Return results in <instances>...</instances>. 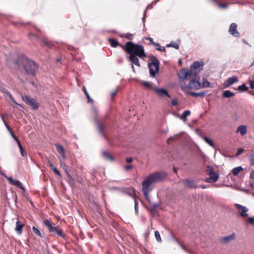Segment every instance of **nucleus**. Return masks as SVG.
I'll return each mask as SVG.
<instances>
[{
  "mask_svg": "<svg viewBox=\"0 0 254 254\" xmlns=\"http://www.w3.org/2000/svg\"><path fill=\"white\" fill-rule=\"evenodd\" d=\"M132 168H133V166L132 165H129L125 166L124 169L125 170L128 171V170H129L132 169Z\"/></svg>",
  "mask_w": 254,
  "mask_h": 254,
  "instance_id": "obj_50",
  "label": "nucleus"
},
{
  "mask_svg": "<svg viewBox=\"0 0 254 254\" xmlns=\"http://www.w3.org/2000/svg\"><path fill=\"white\" fill-rule=\"evenodd\" d=\"M95 122L96 123V126L97 127V128H98V130L99 131V132L105 138H107V137L106 136V135L104 134V125H101L100 123V122L97 119H95Z\"/></svg>",
  "mask_w": 254,
  "mask_h": 254,
  "instance_id": "obj_17",
  "label": "nucleus"
},
{
  "mask_svg": "<svg viewBox=\"0 0 254 254\" xmlns=\"http://www.w3.org/2000/svg\"><path fill=\"white\" fill-rule=\"evenodd\" d=\"M186 94H190L192 96L197 97H204L205 95V92H198V93H195V92H186Z\"/></svg>",
  "mask_w": 254,
  "mask_h": 254,
  "instance_id": "obj_25",
  "label": "nucleus"
},
{
  "mask_svg": "<svg viewBox=\"0 0 254 254\" xmlns=\"http://www.w3.org/2000/svg\"><path fill=\"white\" fill-rule=\"evenodd\" d=\"M32 230H33V232L35 233V234H36L37 236H38L40 237H42L39 230L38 229H37L36 227H33Z\"/></svg>",
  "mask_w": 254,
  "mask_h": 254,
  "instance_id": "obj_42",
  "label": "nucleus"
},
{
  "mask_svg": "<svg viewBox=\"0 0 254 254\" xmlns=\"http://www.w3.org/2000/svg\"><path fill=\"white\" fill-rule=\"evenodd\" d=\"M103 157L110 161H113V157L107 152L104 151L102 153Z\"/></svg>",
  "mask_w": 254,
  "mask_h": 254,
  "instance_id": "obj_29",
  "label": "nucleus"
},
{
  "mask_svg": "<svg viewBox=\"0 0 254 254\" xmlns=\"http://www.w3.org/2000/svg\"><path fill=\"white\" fill-rule=\"evenodd\" d=\"M145 39L149 40L151 44H152L154 46H159V43L153 42V39L151 38L146 37Z\"/></svg>",
  "mask_w": 254,
  "mask_h": 254,
  "instance_id": "obj_45",
  "label": "nucleus"
},
{
  "mask_svg": "<svg viewBox=\"0 0 254 254\" xmlns=\"http://www.w3.org/2000/svg\"><path fill=\"white\" fill-rule=\"evenodd\" d=\"M153 90L155 92L157 95L160 97H163L164 96H166L168 98H171L170 95L168 93L167 90L164 88H153Z\"/></svg>",
  "mask_w": 254,
  "mask_h": 254,
  "instance_id": "obj_9",
  "label": "nucleus"
},
{
  "mask_svg": "<svg viewBox=\"0 0 254 254\" xmlns=\"http://www.w3.org/2000/svg\"><path fill=\"white\" fill-rule=\"evenodd\" d=\"M109 41L111 46L113 47H114V48L116 47L117 46H118L119 45V42L117 40H116L114 39H110L109 40Z\"/></svg>",
  "mask_w": 254,
  "mask_h": 254,
  "instance_id": "obj_30",
  "label": "nucleus"
},
{
  "mask_svg": "<svg viewBox=\"0 0 254 254\" xmlns=\"http://www.w3.org/2000/svg\"><path fill=\"white\" fill-rule=\"evenodd\" d=\"M238 89L239 90L243 91H245L247 90V89H248V87H247L246 85L245 84H242L241 85H240L238 87Z\"/></svg>",
  "mask_w": 254,
  "mask_h": 254,
  "instance_id": "obj_40",
  "label": "nucleus"
},
{
  "mask_svg": "<svg viewBox=\"0 0 254 254\" xmlns=\"http://www.w3.org/2000/svg\"><path fill=\"white\" fill-rule=\"evenodd\" d=\"M250 177L251 178L254 179V170L251 173Z\"/></svg>",
  "mask_w": 254,
  "mask_h": 254,
  "instance_id": "obj_60",
  "label": "nucleus"
},
{
  "mask_svg": "<svg viewBox=\"0 0 254 254\" xmlns=\"http://www.w3.org/2000/svg\"><path fill=\"white\" fill-rule=\"evenodd\" d=\"M250 162L252 165H254V155H251L250 157Z\"/></svg>",
  "mask_w": 254,
  "mask_h": 254,
  "instance_id": "obj_48",
  "label": "nucleus"
},
{
  "mask_svg": "<svg viewBox=\"0 0 254 254\" xmlns=\"http://www.w3.org/2000/svg\"><path fill=\"white\" fill-rule=\"evenodd\" d=\"M83 90L84 91V92L85 94L86 95V97L87 98V99L88 100V102H93V100L90 97L88 93L87 90H86L85 87H84L83 88Z\"/></svg>",
  "mask_w": 254,
  "mask_h": 254,
  "instance_id": "obj_41",
  "label": "nucleus"
},
{
  "mask_svg": "<svg viewBox=\"0 0 254 254\" xmlns=\"http://www.w3.org/2000/svg\"><path fill=\"white\" fill-rule=\"evenodd\" d=\"M178 103V101L176 99H173L171 101V104L172 106H176Z\"/></svg>",
  "mask_w": 254,
  "mask_h": 254,
  "instance_id": "obj_51",
  "label": "nucleus"
},
{
  "mask_svg": "<svg viewBox=\"0 0 254 254\" xmlns=\"http://www.w3.org/2000/svg\"><path fill=\"white\" fill-rule=\"evenodd\" d=\"M166 176V174L164 172H157L151 174L146 177L144 181L142 182V187L152 189L151 188V185L161 181Z\"/></svg>",
  "mask_w": 254,
  "mask_h": 254,
  "instance_id": "obj_3",
  "label": "nucleus"
},
{
  "mask_svg": "<svg viewBox=\"0 0 254 254\" xmlns=\"http://www.w3.org/2000/svg\"><path fill=\"white\" fill-rule=\"evenodd\" d=\"M203 139L207 144H208L211 147H212L213 148L215 147L214 144L211 139L206 136L203 137Z\"/></svg>",
  "mask_w": 254,
  "mask_h": 254,
  "instance_id": "obj_28",
  "label": "nucleus"
},
{
  "mask_svg": "<svg viewBox=\"0 0 254 254\" xmlns=\"http://www.w3.org/2000/svg\"><path fill=\"white\" fill-rule=\"evenodd\" d=\"M126 160L127 162L130 163L132 161V158L131 157H128V158H126Z\"/></svg>",
  "mask_w": 254,
  "mask_h": 254,
  "instance_id": "obj_56",
  "label": "nucleus"
},
{
  "mask_svg": "<svg viewBox=\"0 0 254 254\" xmlns=\"http://www.w3.org/2000/svg\"><path fill=\"white\" fill-rule=\"evenodd\" d=\"M237 133H240L242 136L245 135L247 133V127L245 125L239 126L237 129Z\"/></svg>",
  "mask_w": 254,
  "mask_h": 254,
  "instance_id": "obj_19",
  "label": "nucleus"
},
{
  "mask_svg": "<svg viewBox=\"0 0 254 254\" xmlns=\"http://www.w3.org/2000/svg\"><path fill=\"white\" fill-rule=\"evenodd\" d=\"M56 149L59 154L62 155V158L64 159L65 158L66 156L64 153V148L60 144H56Z\"/></svg>",
  "mask_w": 254,
  "mask_h": 254,
  "instance_id": "obj_22",
  "label": "nucleus"
},
{
  "mask_svg": "<svg viewBox=\"0 0 254 254\" xmlns=\"http://www.w3.org/2000/svg\"><path fill=\"white\" fill-rule=\"evenodd\" d=\"M44 224L47 227L50 233L56 234L63 238H65V234L59 226H56L55 224L50 220L47 219L44 221Z\"/></svg>",
  "mask_w": 254,
  "mask_h": 254,
  "instance_id": "obj_4",
  "label": "nucleus"
},
{
  "mask_svg": "<svg viewBox=\"0 0 254 254\" xmlns=\"http://www.w3.org/2000/svg\"><path fill=\"white\" fill-rule=\"evenodd\" d=\"M67 177V182L68 183V184L71 186H73V184L72 183V181H73V179L71 176V175L69 173H67V175H66Z\"/></svg>",
  "mask_w": 254,
  "mask_h": 254,
  "instance_id": "obj_35",
  "label": "nucleus"
},
{
  "mask_svg": "<svg viewBox=\"0 0 254 254\" xmlns=\"http://www.w3.org/2000/svg\"><path fill=\"white\" fill-rule=\"evenodd\" d=\"M42 46H46V47H47L50 48L51 47L52 44H51L47 41H42Z\"/></svg>",
  "mask_w": 254,
  "mask_h": 254,
  "instance_id": "obj_44",
  "label": "nucleus"
},
{
  "mask_svg": "<svg viewBox=\"0 0 254 254\" xmlns=\"http://www.w3.org/2000/svg\"><path fill=\"white\" fill-rule=\"evenodd\" d=\"M5 126H6V127H7V129H8V130L10 131V129L9 127L8 126H7L5 124Z\"/></svg>",
  "mask_w": 254,
  "mask_h": 254,
  "instance_id": "obj_62",
  "label": "nucleus"
},
{
  "mask_svg": "<svg viewBox=\"0 0 254 254\" xmlns=\"http://www.w3.org/2000/svg\"><path fill=\"white\" fill-rule=\"evenodd\" d=\"M166 47H173L176 49H178L179 48V44L174 42H171L170 43L167 44Z\"/></svg>",
  "mask_w": 254,
  "mask_h": 254,
  "instance_id": "obj_31",
  "label": "nucleus"
},
{
  "mask_svg": "<svg viewBox=\"0 0 254 254\" xmlns=\"http://www.w3.org/2000/svg\"><path fill=\"white\" fill-rule=\"evenodd\" d=\"M235 95V93L230 90H226L223 92V96L225 98H230Z\"/></svg>",
  "mask_w": 254,
  "mask_h": 254,
  "instance_id": "obj_27",
  "label": "nucleus"
},
{
  "mask_svg": "<svg viewBox=\"0 0 254 254\" xmlns=\"http://www.w3.org/2000/svg\"><path fill=\"white\" fill-rule=\"evenodd\" d=\"M210 83L206 79H203L202 80V87L204 88L208 87L209 86Z\"/></svg>",
  "mask_w": 254,
  "mask_h": 254,
  "instance_id": "obj_38",
  "label": "nucleus"
},
{
  "mask_svg": "<svg viewBox=\"0 0 254 254\" xmlns=\"http://www.w3.org/2000/svg\"><path fill=\"white\" fill-rule=\"evenodd\" d=\"M6 179L9 181L10 184H11L12 185L19 187L23 191L25 190L24 188L22 186V184L20 181L14 180L12 178V177H6Z\"/></svg>",
  "mask_w": 254,
  "mask_h": 254,
  "instance_id": "obj_15",
  "label": "nucleus"
},
{
  "mask_svg": "<svg viewBox=\"0 0 254 254\" xmlns=\"http://www.w3.org/2000/svg\"><path fill=\"white\" fill-rule=\"evenodd\" d=\"M177 243L179 245V246L183 249L186 252L191 254V253L187 249L185 246H184L180 242H179L177 240H176Z\"/></svg>",
  "mask_w": 254,
  "mask_h": 254,
  "instance_id": "obj_43",
  "label": "nucleus"
},
{
  "mask_svg": "<svg viewBox=\"0 0 254 254\" xmlns=\"http://www.w3.org/2000/svg\"><path fill=\"white\" fill-rule=\"evenodd\" d=\"M50 167L53 171V172L55 173V174L58 175L59 177L61 176L60 171H59L57 170V169L56 167H55L52 164H51V163L50 164Z\"/></svg>",
  "mask_w": 254,
  "mask_h": 254,
  "instance_id": "obj_32",
  "label": "nucleus"
},
{
  "mask_svg": "<svg viewBox=\"0 0 254 254\" xmlns=\"http://www.w3.org/2000/svg\"><path fill=\"white\" fill-rule=\"evenodd\" d=\"M190 115V110H186L182 113L180 118L184 122H186L187 121V117L189 116Z\"/></svg>",
  "mask_w": 254,
  "mask_h": 254,
  "instance_id": "obj_24",
  "label": "nucleus"
},
{
  "mask_svg": "<svg viewBox=\"0 0 254 254\" xmlns=\"http://www.w3.org/2000/svg\"><path fill=\"white\" fill-rule=\"evenodd\" d=\"M250 87L252 89L254 88V80H252L250 81Z\"/></svg>",
  "mask_w": 254,
  "mask_h": 254,
  "instance_id": "obj_55",
  "label": "nucleus"
},
{
  "mask_svg": "<svg viewBox=\"0 0 254 254\" xmlns=\"http://www.w3.org/2000/svg\"><path fill=\"white\" fill-rule=\"evenodd\" d=\"M238 78L236 76H233L226 80L224 82V85L226 87H228L234 83L238 81Z\"/></svg>",
  "mask_w": 254,
  "mask_h": 254,
  "instance_id": "obj_11",
  "label": "nucleus"
},
{
  "mask_svg": "<svg viewBox=\"0 0 254 254\" xmlns=\"http://www.w3.org/2000/svg\"><path fill=\"white\" fill-rule=\"evenodd\" d=\"M196 72L183 68L179 73L180 79V85L181 90L186 93L188 89L197 90L201 88V83L197 78Z\"/></svg>",
  "mask_w": 254,
  "mask_h": 254,
  "instance_id": "obj_1",
  "label": "nucleus"
},
{
  "mask_svg": "<svg viewBox=\"0 0 254 254\" xmlns=\"http://www.w3.org/2000/svg\"><path fill=\"white\" fill-rule=\"evenodd\" d=\"M243 152V150L242 149H239L238 150V153L237 154H240Z\"/></svg>",
  "mask_w": 254,
  "mask_h": 254,
  "instance_id": "obj_59",
  "label": "nucleus"
},
{
  "mask_svg": "<svg viewBox=\"0 0 254 254\" xmlns=\"http://www.w3.org/2000/svg\"><path fill=\"white\" fill-rule=\"evenodd\" d=\"M243 170V168L241 166H239L236 168H234L232 170V172L234 175L237 176L238 175L241 171Z\"/></svg>",
  "mask_w": 254,
  "mask_h": 254,
  "instance_id": "obj_26",
  "label": "nucleus"
},
{
  "mask_svg": "<svg viewBox=\"0 0 254 254\" xmlns=\"http://www.w3.org/2000/svg\"><path fill=\"white\" fill-rule=\"evenodd\" d=\"M236 238L235 233L231 234L229 236H225L221 239V242L225 244H228L230 242L234 241Z\"/></svg>",
  "mask_w": 254,
  "mask_h": 254,
  "instance_id": "obj_12",
  "label": "nucleus"
},
{
  "mask_svg": "<svg viewBox=\"0 0 254 254\" xmlns=\"http://www.w3.org/2000/svg\"><path fill=\"white\" fill-rule=\"evenodd\" d=\"M24 226V224L18 220L16 222L15 231L17 234L21 235L22 234V228H23Z\"/></svg>",
  "mask_w": 254,
  "mask_h": 254,
  "instance_id": "obj_18",
  "label": "nucleus"
},
{
  "mask_svg": "<svg viewBox=\"0 0 254 254\" xmlns=\"http://www.w3.org/2000/svg\"><path fill=\"white\" fill-rule=\"evenodd\" d=\"M18 146L19 148L21 156H25V152H24V149L23 148V147H22L20 141H18Z\"/></svg>",
  "mask_w": 254,
  "mask_h": 254,
  "instance_id": "obj_36",
  "label": "nucleus"
},
{
  "mask_svg": "<svg viewBox=\"0 0 254 254\" xmlns=\"http://www.w3.org/2000/svg\"><path fill=\"white\" fill-rule=\"evenodd\" d=\"M142 84L146 88H147L148 89H151L153 90V88H155L154 87H153L151 86V84L150 83H149L148 81H143L142 82Z\"/></svg>",
  "mask_w": 254,
  "mask_h": 254,
  "instance_id": "obj_34",
  "label": "nucleus"
},
{
  "mask_svg": "<svg viewBox=\"0 0 254 254\" xmlns=\"http://www.w3.org/2000/svg\"><path fill=\"white\" fill-rule=\"evenodd\" d=\"M126 38L131 40L133 38V35L130 33H127L126 34Z\"/></svg>",
  "mask_w": 254,
  "mask_h": 254,
  "instance_id": "obj_49",
  "label": "nucleus"
},
{
  "mask_svg": "<svg viewBox=\"0 0 254 254\" xmlns=\"http://www.w3.org/2000/svg\"><path fill=\"white\" fill-rule=\"evenodd\" d=\"M116 94H117V91H113V92H112L111 93V95H112V96L113 97H114V96H115V95H116Z\"/></svg>",
  "mask_w": 254,
  "mask_h": 254,
  "instance_id": "obj_61",
  "label": "nucleus"
},
{
  "mask_svg": "<svg viewBox=\"0 0 254 254\" xmlns=\"http://www.w3.org/2000/svg\"><path fill=\"white\" fill-rule=\"evenodd\" d=\"M249 222L251 224H254V217H251L248 218Z\"/></svg>",
  "mask_w": 254,
  "mask_h": 254,
  "instance_id": "obj_54",
  "label": "nucleus"
},
{
  "mask_svg": "<svg viewBox=\"0 0 254 254\" xmlns=\"http://www.w3.org/2000/svg\"><path fill=\"white\" fill-rule=\"evenodd\" d=\"M0 173L2 176H4V173H3L2 171H0Z\"/></svg>",
  "mask_w": 254,
  "mask_h": 254,
  "instance_id": "obj_63",
  "label": "nucleus"
},
{
  "mask_svg": "<svg viewBox=\"0 0 254 254\" xmlns=\"http://www.w3.org/2000/svg\"><path fill=\"white\" fill-rule=\"evenodd\" d=\"M131 68H132L133 71H134V66H133V65L132 64L131 65Z\"/></svg>",
  "mask_w": 254,
  "mask_h": 254,
  "instance_id": "obj_64",
  "label": "nucleus"
},
{
  "mask_svg": "<svg viewBox=\"0 0 254 254\" xmlns=\"http://www.w3.org/2000/svg\"><path fill=\"white\" fill-rule=\"evenodd\" d=\"M160 205L158 203H154L152 205V208L150 209V212L152 214L155 212V209L159 207Z\"/></svg>",
  "mask_w": 254,
  "mask_h": 254,
  "instance_id": "obj_39",
  "label": "nucleus"
},
{
  "mask_svg": "<svg viewBox=\"0 0 254 254\" xmlns=\"http://www.w3.org/2000/svg\"><path fill=\"white\" fill-rule=\"evenodd\" d=\"M176 136H177V135H175V136H173V137H169V138L168 139V140H167V142H169V141L173 140V139H174V138H175V137H176Z\"/></svg>",
  "mask_w": 254,
  "mask_h": 254,
  "instance_id": "obj_58",
  "label": "nucleus"
},
{
  "mask_svg": "<svg viewBox=\"0 0 254 254\" xmlns=\"http://www.w3.org/2000/svg\"><path fill=\"white\" fill-rule=\"evenodd\" d=\"M148 66L150 76L154 77L159 68V62L155 57L152 56L151 58V63L148 64Z\"/></svg>",
  "mask_w": 254,
  "mask_h": 254,
  "instance_id": "obj_6",
  "label": "nucleus"
},
{
  "mask_svg": "<svg viewBox=\"0 0 254 254\" xmlns=\"http://www.w3.org/2000/svg\"><path fill=\"white\" fill-rule=\"evenodd\" d=\"M155 46L157 47L156 50L158 51H165V47L161 48L159 44V46Z\"/></svg>",
  "mask_w": 254,
  "mask_h": 254,
  "instance_id": "obj_47",
  "label": "nucleus"
},
{
  "mask_svg": "<svg viewBox=\"0 0 254 254\" xmlns=\"http://www.w3.org/2000/svg\"><path fill=\"white\" fill-rule=\"evenodd\" d=\"M64 171L66 174V176L67 175V173H69L68 170V166L66 165H64Z\"/></svg>",
  "mask_w": 254,
  "mask_h": 254,
  "instance_id": "obj_53",
  "label": "nucleus"
},
{
  "mask_svg": "<svg viewBox=\"0 0 254 254\" xmlns=\"http://www.w3.org/2000/svg\"><path fill=\"white\" fill-rule=\"evenodd\" d=\"M152 190V189H148L143 187H142V191L146 200L148 202H151V199L149 195V192Z\"/></svg>",
  "mask_w": 254,
  "mask_h": 254,
  "instance_id": "obj_20",
  "label": "nucleus"
},
{
  "mask_svg": "<svg viewBox=\"0 0 254 254\" xmlns=\"http://www.w3.org/2000/svg\"><path fill=\"white\" fill-rule=\"evenodd\" d=\"M11 135L13 137V138L16 140V141L17 142V144H18V141H20L19 140V139H18V138L17 137H16L14 134H13L12 133H11Z\"/></svg>",
  "mask_w": 254,
  "mask_h": 254,
  "instance_id": "obj_57",
  "label": "nucleus"
},
{
  "mask_svg": "<svg viewBox=\"0 0 254 254\" xmlns=\"http://www.w3.org/2000/svg\"><path fill=\"white\" fill-rule=\"evenodd\" d=\"M138 56H136V55H129L128 57V61L131 62L132 64H135L137 66H140V64L139 63V60L137 58Z\"/></svg>",
  "mask_w": 254,
  "mask_h": 254,
  "instance_id": "obj_21",
  "label": "nucleus"
},
{
  "mask_svg": "<svg viewBox=\"0 0 254 254\" xmlns=\"http://www.w3.org/2000/svg\"><path fill=\"white\" fill-rule=\"evenodd\" d=\"M24 68L29 74L34 75L38 68V65L34 61L25 58Z\"/></svg>",
  "mask_w": 254,
  "mask_h": 254,
  "instance_id": "obj_5",
  "label": "nucleus"
},
{
  "mask_svg": "<svg viewBox=\"0 0 254 254\" xmlns=\"http://www.w3.org/2000/svg\"><path fill=\"white\" fill-rule=\"evenodd\" d=\"M204 65V63L203 62H194L190 66L191 68L193 69H198L200 67H202Z\"/></svg>",
  "mask_w": 254,
  "mask_h": 254,
  "instance_id": "obj_23",
  "label": "nucleus"
},
{
  "mask_svg": "<svg viewBox=\"0 0 254 254\" xmlns=\"http://www.w3.org/2000/svg\"><path fill=\"white\" fill-rule=\"evenodd\" d=\"M23 100L33 110H37L39 107V104L36 101L31 97L25 95L22 96Z\"/></svg>",
  "mask_w": 254,
  "mask_h": 254,
  "instance_id": "obj_8",
  "label": "nucleus"
},
{
  "mask_svg": "<svg viewBox=\"0 0 254 254\" xmlns=\"http://www.w3.org/2000/svg\"><path fill=\"white\" fill-rule=\"evenodd\" d=\"M184 183L186 188L190 189H194L197 187L196 183L194 181L186 179L184 180Z\"/></svg>",
  "mask_w": 254,
  "mask_h": 254,
  "instance_id": "obj_16",
  "label": "nucleus"
},
{
  "mask_svg": "<svg viewBox=\"0 0 254 254\" xmlns=\"http://www.w3.org/2000/svg\"><path fill=\"white\" fill-rule=\"evenodd\" d=\"M235 206L240 210H241L242 212L240 213V215L242 217H246L248 215V214L247 213V211H248V209L245 207L243 205H241V204L236 203L235 204Z\"/></svg>",
  "mask_w": 254,
  "mask_h": 254,
  "instance_id": "obj_14",
  "label": "nucleus"
},
{
  "mask_svg": "<svg viewBox=\"0 0 254 254\" xmlns=\"http://www.w3.org/2000/svg\"><path fill=\"white\" fill-rule=\"evenodd\" d=\"M207 175L209 177L206 178L205 182L208 183H212L215 182L219 178V175L215 172L213 169L210 167L208 166L206 170Z\"/></svg>",
  "mask_w": 254,
  "mask_h": 254,
  "instance_id": "obj_7",
  "label": "nucleus"
},
{
  "mask_svg": "<svg viewBox=\"0 0 254 254\" xmlns=\"http://www.w3.org/2000/svg\"><path fill=\"white\" fill-rule=\"evenodd\" d=\"M5 93L8 96V97L10 98V100L15 104H17L16 101L14 100L13 98L12 97L11 94L8 92L6 91L5 92Z\"/></svg>",
  "mask_w": 254,
  "mask_h": 254,
  "instance_id": "obj_46",
  "label": "nucleus"
},
{
  "mask_svg": "<svg viewBox=\"0 0 254 254\" xmlns=\"http://www.w3.org/2000/svg\"><path fill=\"white\" fill-rule=\"evenodd\" d=\"M235 206L240 210H241L242 212L240 213V215L242 217H246L248 215V214L247 213V211H248V209L245 207L243 205H241V204L236 203L235 204Z\"/></svg>",
  "mask_w": 254,
  "mask_h": 254,
  "instance_id": "obj_13",
  "label": "nucleus"
},
{
  "mask_svg": "<svg viewBox=\"0 0 254 254\" xmlns=\"http://www.w3.org/2000/svg\"><path fill=\"white\" fill-rule=\"evenodd\" d=\"M237 25L235 23H232L229 29V33L235 37H238L240 36L239 32L237 30Z\"/></svg>",
  "mask_w": 254,
  "mask_h": 254,
  "instance_id": "obj_10",
  "label": "nucleus"
},
{
  "mask_svg": "<svg viewBox=\"0 0 254 254\" xmlns=\"http://www.w3.org/2000/svg\"><path fill=\"white\" fill-rule=\"evenodd\" d=\"M154 235H155V238H156V240L158 242H161L162 241V240H161L160 234H159V232L158 231H155Z\"/></svg>",
  "mask_w": 254,
  "mask_h": 254,
  "instance_id": "obj_37",
  "label": "nucleus"
},
{
  "mask_svg": "<svg viewBox=\"0 0 254 254\" xmlns=\"http://www.w3.org/2000/svg\"><path fill=\"white\" fill-rule=\"evenodd\" d=\"M134 209L136 213L138 212V203L136 200L134 201Z\"/></svg>",
  "mask_w": 254,
  "mask_h": 254,
  "instance_id": "obj_52",
  "label": "nucleus"
},
{
  "mask_svg": "<svg viewBox=\"0 0 254 254\" xmlns=\"http://www.w3.org/2000/svg\"><path fill=\"white\" fill-rule=\"evenodd\" d=\"M122 48L127 52L129 55H136L140 58L146 57L144 47L142 45L134 44L132 42H127Z\"/></svg>",
  "mask_w": 254,
  "mask_h": 254,
  "instance_id": "obj_2",
  "label": "nucleus"
},
{
  "mask_svg": "<svg viewBox=\"0 0 254 254\" xmlns=\"http://www.w3.org/2000/svg\"><path fill=\"white\" fill-rule=\"evenodd\" d=\"M235 3V2H229L227 4L225 3H221L219 2H217V5L219 7L222 8H227L230 4Z\"/></svg>",
  "mask_w": 254,
  "mask_h": 254,
  "instance_id": "obj_33",
  "label": "nucleus"
}]
</instances>
